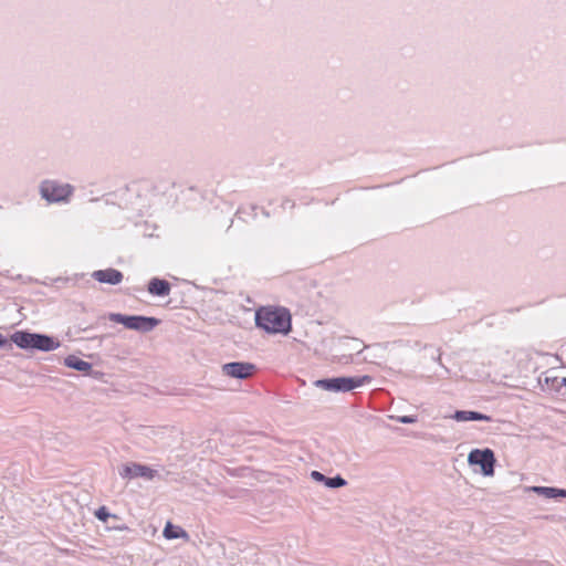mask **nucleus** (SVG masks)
Segmentation results:
<instances>
[{
    "label": "nucleus",
    "mask_w": 566,
    "mask_h": 566,
    "mask_svg": "<svg viewBox=\"0 0 566 566\" xmlns=\"http://www.w3.org/2000/svg\"><path fill=\"white\" fill-rule=\"evenodd\" d=\"M8 344V339L0 333V348Z\"/></svg>",
    "instance_id": "nucleus-18"
},
{
    "label": "nucleus",
    "mask_w": 566,
    "mask_h": 566,
    "mask_svg": "<svg viewBox=\"0 0 566 566\" xmlns=\"http://www.w3.org/2000/svg\"><path fill=\"white\" fill-rule=\"evenodd\" d=\"M495 461L494 452L489 448L473 449L468 455V462L471 465H480L481 472L485 476L494 474Z\"/></svg>",
    "instance_id": "nucleus-6"
},
{
    "label": "nucleus",
    "mask_w": 566,
    "mask_h": 566,
    "mask_svg": "<svg viewBox=\"0 0 566 566\" xmlns=\"http://www.w3.org/2000/svg\"><path fill=\"white\" fill-rule=\"evenodd\" d=\"M396 420L403 424L415 423L417 421V417L415 416H399Z\"/></svg>",
    "instance_id": "nucleus-17"
},
{
    "label": "nucleus",
    "mask_w": 566,
    "mask_h": 566,
    "mask_svg": "<svg viewBox=\"0 0 566 566\" xmlns=\"http://www.w3.org/2000/svg\"><path fill=\"white\" fill-rule=\"evenodd\" d=\"M533 491L546 499L566 497V490L552 486H534Z\"/></svg>",
    "instance_id": "nucleus-14"
},
{
    "label": "nucleus",
    "mask_w": 566,
    "mask_h": 566,
    "mask_svg": "<svg viewBox=\"0 0 566 566\" xmlns=\"http://www.w3.org/2000/svg\"><path fill=\"white\" fill-rule=\"evenodd\" d=\"M93 279L99 283L117 285L123 281V273L116 269L108 268L105 270L94 271L92 274Z\"/></svg>",
    "instance_id": "nucleus-9"
},
{
    "label": "nucleus",
    "mask_w": 566,
    "mask_h": 566,
    "mask_svg": "<svg viewBox=\"0 0 566 566\" xmlns=\"http://www.w3.org/2000/svg\"><path fill=\"white\" fill-rule=\"evenodd\" d=\"M10 339L21 349L52 352L61 346L60 342L50 335L28 331H17L10 336Z\"/></svg>",
    "instance_id": "nucleus-2"
},
{
    "label": "nucleus",
    "mask_w": 566,
    "mask_h": 566,
    "mask_svg": "<svg viewBox=\"0 0 566 566\" xmlns=\"http://www.w3.org/2000/svg\"><path fill=\"white\" fill-rule=\"evenodd\" d=\"M39 192L41 198L50 203L67 202L74 192V187L57 180L45 179L41 181Z\"/></svg>",
    "instance_id": "nucleus-4"
},
{
    "label": "nucleus",
    "mask_w": 566,
    "mask_h": 566,
    "mask_svg": "<svg viewBox=\"0 0 566 566\" xmlns=\"http://www.w3.org/2000/svg\"><path fill=\"white\" fill-rule=\"evenodd\" d=\"M452 419L455 421H491V417L473 410H457Z\"/></svg>",
    "instance_id": "nucleus-12"
},
{
    "label": "nucleus",
    "mask_w": 566,
    "mask_h": 566,
    "mask_svg": "<svg viewBox=\"0 0 566 566\" xmlns=\"http://www.w3.org/2000/svg\"><path fill=\"white\" fill-rule=\"evenodd\" d=\"M95 516L102 522H107L108 517L111 516V513L108 512L106 506H101L95 511Z\"/></svg>",
    "instance_id": "nucleus-16"
},
{
    "label": "nucleus",
    "mask_w": 566,
    "mask_h": 566,
    "mask_svg": "<svg viewBox=\"0 0 566 566\" xmlns=\"http://www.w3.org/2000/svg\"><path fill=\"white\" fill-rule=\"evenodd\" d=\"M254 370L255 366L245 361H232L222 366V371L226 376L237 379H247L252 376Z\"/></svg>",
    "instance_id": "nucleus-8"
},
{
    "label": "nucleus",
    "mask_w": 566,
    "mask_h": 566,
    "mask_svg": "<svg viewBox=\"0 0 566 566\" xmlns=\"http://www.w3.org/2000/svg\"><path fill=\"white\" fill-rule=\"evenodd\" d=\"M562 386L566 387V377L562 378Z\"/></svg>",
    "instance_id": "nucleus-19"
},
{
    "label": "nucleus",
    "mask_w": 566,
    "mask_h": 566,
    "mask_svg": "<svg viewBox=\"0 0 566 566\" xmlns=\"http://www.w3.org/2000/svg\"><path fill=\"white\" fill-rule=\"evenodd\" d=\"M371 381V377L368 375L356 376V377H334L317 379L314 385L317 388L333 392H347L355 388L361 387Z\"/></svg>",
    "instance_id": "nucleus-3"
},
{
    "label": "nucleus",
    "mask_w": 566,
    "mask_h": 566,
    "mask_svg": "<svg viewBox=\"0 0 566 566\" xmlns=\"http://www.w3.org/2000/svg\"><path fill=\"white\" fill-rule=\"evenodd\" d=\"M109 321L118 324H123L126 328L147 333L153 331L160 321L155 317L142 316V315H124L120 313H112L108 316Z\"/></svg>",
    "instance_id": "nucleus-5"
},
{
    "label": "nucleus",
    "mask_w": 566,
    "mask_h": 566,
    "mask_svg": "<svg viewBox=\"0 0 566 566\" xmlns=\"http://www.w3.org/2000/svg\"><path fill=\"white\" fill-rule=\"evenodd\" d=\"M255 324L270 334H289L291 315L285 308L262 307L255 313Z\"/></svg>",
    "instance_id": "nucleus-1"
},
{
    "label": "nucleus",
    "mask_w": 566,
    "mask_h": 566,
    "mask_svg": "<svg viewBox=\"0 0 566 566\" xmlns=\"http://www.w3.org/2000/svg\"><path fill=\"white\" fill-rule=\"evenodd\" d=\"M156 474H157L156 470H154L147 465L136 463V462L127 463L119 470V475L123 479H127V480H132V479H136V478H144L146 480H153L156 476Z\"/></svg>",
    "instance_id": "nucleus-7"
},
{
    "label": "nucleus",
    "mask_w": 566,
    "mask_h": 566,
    "mask_svg": "<svg viewBox=\"0 0 566 566\" xmlns=\"http://www.w3.org/2000/svg\"><path fill=\"white\" fill-rule=\"evenodd\" d=\"M164 536L167 539H176V538H188V534L179 526H174L171 523H167L164 528Z\"/></svg>",
    "instance_id": "nucleus-15"
},
{
    "label": "nucleus",
    "mask_w": 566,
    "mask_h": 566,
    "mask_svg": "<svg viewBox=\"0 0 566 566\" xmlns=\"http://www.w3.org/2000/svg\"><path fill=\"white\" fill-rule=\"evenodd\" d=\"M64 365L69 368L78 370V371H88L92 369V364L78 358L75 355H69L64 359Z\"/></svg>",
    "instance_id": "nucleus-13"
},
{
    "label": "nucleus",
    "mask_w": 566,
    "mask_h": 566,
    "mask_svg": "<svg viewBox=\"0 0 566 566\" xmlns=\"http://www.w3.org/2000/svg\"><path fill=\"white\" fill-rule=\"evenodd\" d=\"M311 478L316 482L323 483L325 486H327L329 489H337V488L345 486L347 484V481L339 474H337L333 478H329V476L324 475L319 471L314 470L311 472Z\"/></svg>",
    "instance_id": "nucleus-10"
},
{
    "label": "nucleus",
    "mask_w": 566,
    "mask_h": 566,
    "mask_svg": "<svg viewBox=\"0 0 566 566\" xmlns=\"http://www.w3.org/2000/svg\"><path fill=\"white\" fill-rule=\"evenodd\" d=\"M148 292L155 296H168L170 294V283L166 280L153 277L147 287Z\"/></svg>",
    "instance_id": "nucleus-11"
}]
</instances>
